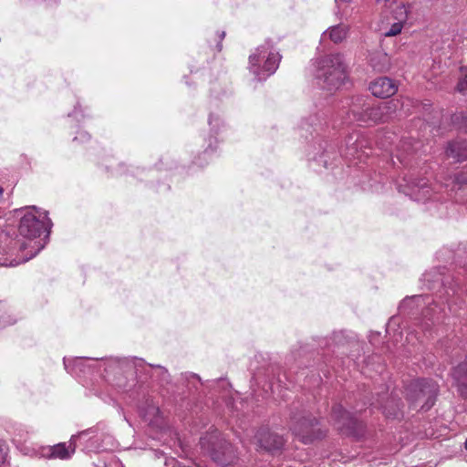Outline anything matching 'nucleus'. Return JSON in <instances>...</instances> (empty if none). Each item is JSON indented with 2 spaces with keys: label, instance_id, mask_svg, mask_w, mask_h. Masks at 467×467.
<instances>
[{
  "label": "nucleus",
  "instance_id": "b1692460",
  "mask_svg": "<svg viewBox=\"0 0 467 467\" xmlns=\"http://www.w3.org/2000/svg\"><path fill=\"white\" fill-rule=\"evenodd\" d=\"M403 25L404 24L395 21L391 25L390 28L384 32V36H394L399 35L402 30Z\"/></svg>",
  "mask_w": 467,
  "mask_h": 467
},
{
  "label": "nucleus",
  "instance_id": "c756f323",
  "mask_svg": "<svg viewBox=\"0 0 467 467\" xmlns=\"http://www.w3.org/2000/svg\"><path fill=\"white\" fill-rule=\"evenodd\" d=\"M80 135H81V140H89V135H88V133H81Z\"/></svg>",
  "mask_w": 467,
  "mask_h": 467
},
{
  "label": "nucleus",
  "instance_id": "7c9ffc66",
  "mask_svg": "<svg viewBox=\"0 0 467 467\" xmlns=\"http://www.w3.org/2000/svg\"><path fill=\"white\" fill-rule=\"evenodd\" d=\"M134 360H135L134 361L135 367H137V366H139V365H140L142 363V359L137 360V358H134Z\"/></svg>",
  "mask_w": 467,
  "mask_h": 467
},
{
  "label": "nucleus",
  "instance_id": "dca6fc26",
  "mask_svg": "<svg viewBox=\"0 0 467 467\" xmlns=\"http://www.w3.org/2000/svg\"><path fill=\"white\" fill-rule=\"evenodd\" d=\"M11 243L12 240L8 234L0 231V266H13L17 265V263L14 264L15 260L8 257L11 250Z\"/></svg>",
  "mask_w": 467,
  "mask_h": 467
},
{
  "label": "nucleus",
  "instance_id": "6ab92c4d",
  "mask_svg": "<svg viewBox=\"0 0 467 467\" xmlns=\"http://www.w3.org/2000/svg\"><path fill=\"white\" fill-rule=\"evenodd\" d=\"M414 150L410 140H402L398 146L396 157L402 165L407 166L410 162L408 157L414 152Z\"/></svg>",
  "mask_w": 467,
  "mask_h": 467
},
{
  "label": "nucleus",
  "instance_id": "4468645a",
  "mask_svg": "<svg viewBox=\"0 0 467 467\" xmlns=\"http://www.w3.org/2000/svg\"><path fill=\"white\" fill-rule=\"evenodd\" d=\"M371 106L365 102L363 98H357L349 109V114L353 116V119L362 124L370 125L369 109Z\"/></svg>",
  "mask_w": 467,
  "mask_h": 467
},
{
  "label": "nucleus",
  "instance_id": "423d86ee",
  "mask_svg": "<svg viewBox=\"0 0 467 467\" xmlns=\"http://www.w3.org/2000/svg\"><path fill=\"white\" fill-rule=\"evenodd\" d=\"M331 417L337 429L344 435L361 438L365 433V425L358 420L342 405L335 404L332 407Z\"/></svg>",
  "mask_w": 467,
  "mask_h": 467
},
{
  "label": "nucleus",
  "instance_id": "4be33fe9",
  "mask_svg": "<svg viewBox=\"0 0 467 467\" xmlns=\"http://www.w3.org/2000/svg\"><path fill=\"white\" fill-rule=\"evenodd\" d=\"M370 65L377 71H385L389 68V58L386 54H379L370 57Z\"/></svg>",
  "mask_w": 467,
  "mask_h": 467
},
{
  "label": "nucleus",
  "instance_id": "9b49d317",
  "mask_svg": "<svg viewBox=\"0 0 467 467\" xmlns=\"http://www.w3.org/2000/svg\"><path fill=\"white\" fill-rule=\"evenodd\" d=\"M366 140L358 133L354 132L345 140V155L348 158L361 159V154L368 155L363 150L366 148Z\"/></svg>",
  "mask_w": 467,
  "mask_h": 467
},
{
  "label": "nucleus",
  "instance_id": "473e14b6",
  "mask_svg": "<svg viewBox=\"0 0 467 467\" xmlns=\"http://www.w3.org/2000/svg\"><path fill=\"white\" fill-rule=\"evenodd\" d=\"M78 105L75 107V109H74V111H73V114H74V115H77V113H78Z\"/></svg>",
  "mask_w": 467,
  "mask_h": 467
},
{
  "label": "nucleus",
  "instance_id": "a211bd4d",
  "mask_svg": "<svg viewBox=\"0 0 467 467\" xmlns=\"http://www.w3.org/2000/svg\"><path fill=\"white\" fill-rule=\"evenodd\" d=\"M349 27L344 24L330 26L323 33V36H328L329 39L337 44L345 40L348 35Z\"/></svg>",
  "mask_w": 467,
  "mask_h": 467
},
{
  "label": "nucleus",
  "instance_id": "c9c22d12",
  "mask_svg": "<svg viewBox=\"0 0 467 467\" xmlns=\"http://www.w3.org/2000/svg\"><path fill=\"white\" fill-rule=\"evenodd\" d=\"M414 298H415V299H417V300H420V299H421V296H416V297H414Z\"/></svg>",
  "mask_w": 467,
  "mask_h": 467
},
{
  "label": "nucleus",
  "instance_id": "f03ea898",
  "mask_svg": "<svg viewBox=\"0 0 467 467\" xmlns=\"http://www.w3.org/2000/svg\"><path fill=\"white\" fill-rule=\"evenodd\" d=\"M289 419L290 431L305 444L325 436V431L318 427L319 421L298 403L291 406Z\"/></svg>",
  "mask_w": 467,
  "mask_h": 467
},
{
  "label": "nucleus",
  "instance_id": "9d476101",
  "mask_svg": "<svg viewBox=\"0 0 467 467\" xmlns=\"http://www.w3.org/2000/svg\"><path fill=\"white\" fill-rule=\"evenodd\" d=\"M400 104L399 100L391 99L381 102L378 105L371 106L369 109V117L371 124L387 122L395 118L397 111L400 109Z\"/></svg>",
  "mask_w": 467,
  "mask_h": 467
},
{
  "label": "nucleus",
  "instance_id": "393cba45",
  "mask_svg": "<svg viewBox=\"0 0 467 467\" xmlns=\"http://www.w3.org/2000/svg\"><path fill=\"white\" fill-rule=\"evenodd\" d=\"M158 369V377H160V382L161 384H167L170 382V374L168 370L161 366L155 367Z\"/></svg>",
  "mask_w": 467,
  "mask_h": 467
},
{
  "label": "nucleus",
  "instance_id": "c85d7f7f",
  "mask_svg": "<svg viewBox=\"0 0 467 467\" xmlns=\"http://www.w3.org/2000/svg\"><path fill=\"white\" fill-rule=\"evenodd\" d=\"M93 429H88L86 431H81L78 435L81 436V435H86V434H89V433H93Z\"/></svg>",
  "mask_w": 467,
  "mask_h": 467
},
{
  "label": "nucleus",
  "instance_id": "cd10ccee",
  "mask_svg": "<svg viewBox=\"0 0 467 467\" xmlns=\"http://www.w3.org/2000/svg\"><path fill=\"white\" fill-rule=\"evenodd\" d=\"M208 122H209V125L212 126V129H213V127H215L219 124L220 119L218 116L214 117L213 114H211L209 116Z\"/></svg>",
  "mask_w": 467,
  "mask_h": 467
},
{
  "label": "nucleus",
  "instance_id": "f257e3e1",
  "mask_svg": "<svg viewBox=\"0 0 467 467\" xmlns=\"http://www.w3.org/2000/svg\"><path fill=\"white\" fill-rule=\"evenodd\" d=\"M317 85L327 91L338 89L347 78L346 65L340 53L329 54L317 60Z\"/></svg>",
  "mask_w": 467,
  "mask_h": 467
},
{
  "label": "nucleus",
  "instance_id": "f8f14e48",
  "mask_svg": "<svg viewBox=\"0 0 467 467\" xmlns=\"http://www.w3.org/2000/svg\"><path fill=\"white\" fill-rule=\"evenodd\" d=\"M397 86L392 79L387 77H381L369 84V90L377 98H389L397 91Z\"/></svg>",
  "mask_w": 467,
  "mask_h": 467
},
{
  "label": "nucleus",
  "instance_id": "f704fd0d",
  "mask_svg": "<svg viewBox=\"0 0 467 467\" xmlns=\"http://www.w3.org/2000/svg\"><path fill=\"white\" fill-rule=\"evenodd\" d=\"M208 153H209V150H208V149H206V150L203 151V154H204V155H207Z\"/></svg>",
  "mask_w": 467,
  "mask_h": 467
},
{
  "label": "nucleus",
  "instance_id": "f3484780",
  "mask_svg": "<svg viewBox=\"0 0 467 467\" xmlns=\"http://www.w3.org/2000/svg\"><path fill=\"white\" fill-rule=\"evenodd\" d=\"M74 438L75 437L73 436L69 447H66L65 443H58L55 446L47 448V456L48 458H57L61 460L69 459L75 452V444L72 442Z\"/></svg>",
  "mask_w": 467,
  "mask_h": 467
},
{
  "label": "nucleus",
  "instance_id": "7ed1b4c3",
  "mask_svg": "<svg viewBox=\"0 0 467 467\" xmlns=\"http://www.w3.org/2000/svg\"><path fill=\"white\" fill-rule=\"evenodd\" d=\"M200 445L204 453L221 466L233 464L236 458L234 446L228 442L217 429H213L200 439Z\"/></svg>",
  "mask_w": 467,
  "mask_h": 467
},
{
  "label": "nucleus",
  "instance_id": "ddd939ff",
  "mask_svg": "<svg viewBox=\"0 0 467 467\" xmlns=\"http://www.w3.org/2000/svg\"><path fill=\"white\" fill-rule=\"evenodd\" d=\"M441 308L436 303H429V306L422 310L420 326L423 330H430L441 319Z\"/></svg>",
  "mask_w": 467,
  "mask_h": 467
},
{
  "label": "nucleus",
  "instance_id": "aec40b11",
  "mask_svg": "<svg viewBox=\"0 0 467 467\" xmlns=\"http://www.w3.org/2000/svg\"><path fill=\"white\" fill-rule=\"evenodd\" d=\"M451 123L459 131L467 134V111H458L452 114Z\"/></svg>",
  "mask_w": 467,
  "mask_h": 467
},
{
  "label": "nucleus",
  "instance_id": "a878e982",
  "mask_svg": "<svg viewBox=\"0 0 467 467\" xmlns=\"http://www.w3.org/2000/svg\"><path fill=\"white\" fill-rule=\"evenodd\" d=\"M456 90L463 95L467 94V74L459 79Z\"/></svg>",
  "mask_w": 467,
  "mask_h": 467
},
{
  "label": "nucleus",
  "instance_id": "72a5a7b5",
  "mask_svg": "<svg viewBox=\"0 0 467 467\" xmlns=\"http://www.w3.org/2000/svg\"><path fill=\"white\" fill-rule=\"evenodd\" d=\"M217 48H218L219 51L222 50V44H221V42L217 45Z\"/></svg>",
  "mask_w": 467,
  "mask_h": 467
},
{
  "label": "nucleus",
  "instance_id": "0eeeda50",
  "mask_svg": "<svg viewBox=\"0 0 467 467\" xmlns=\"http://www.w3.org/2000/svg\"><path fill=\"white\" fill-rule=\"evenodd\" d=\"M50 221L47 215L41 218V215H37L36 210L26 211L20 219L18 226V232L20 235L27 239H34L47 231L49 234Z\"/></svg>",
  "mask_w": 467,
  "mask_h": 467
},
{
  "label": "nucleus",
  "instance_id": "1a4fd4ad",
  "mask_svg": "<svg viewBox=\"0 0 467 467\" xmlns=\"http://www.w3.org/2000/svg\"><path fill=\"white\" fill-rule=\"evenodd\" d=\"M254 439L261 450L275 453L280 451L284 445L285 440L283 436L271 431L266 427H261L255 433Z\"/></svg>",
  "mask_w": 467,
  "mask_h": 467
},
{
  "label": "nucleus",
  "instance_id": "e433bc0d",
  "mask_svg": "<svg viewBox=\"0 0 467 467\" xmlns=\"http://www.w3.org/2000/svg\"><path fill=\"white\" fill-rule=\"evenodd\" d=\"M356 411H361L362 409H358V408H355Z\"/></svg>",
  "mask_w": 467,
  "mask_h": 467
},
{
  "label": "nucleus",
  "instance_id": "412c9836",
  "mask_svg": "<svg viewBox=\"0 0 467 467\" xmlns=\"http://www.w3.org/2000/svg\"><path fill=\"white\" fill-rule=\"evenodd\" d=\"M411 5H406L403 3H400L396 5V7L392 10L391 16L393 20L400 22L401 24H404L407 19L409 13L410 11Z\"/></svg>",
  "mask_w": 467,
  "mask_h": 467
},
{
  "label": "nucleus",
  "instance_id": "2f4dec72",
  "mask_svg": "<svg viewBox=\"0 0 467 467\" xmlns=\"http://www.w3.org/2000/svg\"><path fill=\"white\" fill-rule=\"evenodd\" d=\"M225 36V32L224 31H222L219 35V37H220V40L222 41Z\"/></svg>",
  "mask_w": 467,
  "mask_h": 467
},
{
  "label": "nucleus",
  "instance_id": "2eb2a0df",
  "mask_svg": "<svg viewBox=\"0 0 467 467\" xmlns=\"http://www.w3.org/2000/svg\"><path fill=\"white\" fill-rule=\"evenodd\" d=\"M445 152L448 158L462 162L467 160V141L463 140L450 141Z\"/></svg>",
  "mask_w": 467,
  "mask_h": 467
},
{
  "label": "nucleus",
  "instance_id": "bb28decb",
  "mask_svg": "<svg viewBox=\"0 0 467 467\" xmlns=\"http://www.w3.org/2000/svg\"><path fill=\"white\" fill-rule=\"evenodd\" d=\"M408 183L411 184L412 187H417V188H420V189H424L427 186V182H425L423 179H420V180L410 179L408 181Z\"/></svg>",
  "mask_w": 467,
  "mask_h": 467
},
{
  "label": "nucleus",
  "instance_id": "20e7f679",
  "mask_svg": "<svg viewBox=\"0 0 467 467\" xmlns=\"http://www.w3.org/2000/svg\"><path fill=\"white\" fill-rule=\"evenodd\" d=\"M438 391L432 379H417L405 387V398L411 409L428 411L434 405Z\"/></svg>",
  "mask_w": 467,
  "mask_h": 467
},
{
  "label": "nucleus",
  "instance_id": "6e6552de",
  "mask_svg": "<svg viewBox=\"0 0 467 467\" xmlns=\"http://www.w3.org/2000/svg\"><path fill=\"white\" fill-rule=\"evenodd\" d=\"M381 389V390L375 393L377 397H373L372 400H369V404L380 409L382 413L388 418H399L403 406L401 399L394 392L389 395V389L387 387H382Z\"/></svg>",
  "mask_w": 467,
  "mask_h": 467
},
{
  "label": "nucleus",
  "instance_id": "5701e85b",
  "mask_svg": "<svg viewBox=\"0 0 467 467\" xmlns=\"http://www.w3.org/2000/svg\"><path fill=\"white\" fill-rule=\"evenodd\" d=\"M347 342V337L343 332H335L333 336L326 342V347H330L332 344L339 347L344 346Z\"/></svg>",
  "mask_w": 467,
  "mask_h": 467
},
{
  "label": "nucleus",
  "instance_id": "4c0bfd02",
  "mask_svg": "<svg viewBox=\"0 0 467 467\" xmlns=\"http://www.w3.org/2000/svg\"><path fill=\"white\" fill-rule=\"evenodd\" d=\"M2 192V189L0 188V193Z\"/></svg>",
  "mask_w": 467,
  "mask_h": 467
},
{
  "label": "nucleus",
  "instance_id": "39448f33",
  "mask_svg": "<svg viewBox=\"0 0 467 467\" xmlns=\"http://www.w3.org/2000/svg\"><path fill=\"white\" fill-rule=\"evenodd\" d=\"M281 56L275 52L270 40L258 47L249 57V69L258 81L266 79L278 68Z\"/></svg>",
  "mask_w": 467,
  "mask_h": 467
}]
</instances>
